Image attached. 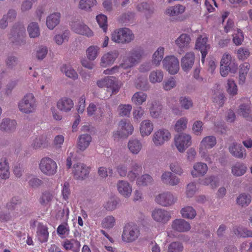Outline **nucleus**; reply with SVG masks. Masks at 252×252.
Wrapping results in <instances>:
<instances>
[{"mask_svg": "<svg viewBox=\"0 0 252 252\" xmlns=\"http://www.w3.org/2000/svg\"><path fill=\"white\" fill-rule=\"evenodd\" d=\"M18 106L19 111L23 113H34L37 107V101L33 94L28 93L24 95Z\"/></svg>", "mask_w": 252, "mask_h": 252, "instance_id": "f257e3e1", "label": "nucleus"}, {"mask_svg": "<svg viewBox=\"0 0 252 252\" xmlns=\"http://www.w3.org/2000/svg\"><path fill=\"white\" fill-rule=\"evenodd\" d=\"M143 52L140 48H137L133 49L130 53V56L125 62L122 63L120 66H115L111 69H106L104 71L105 74H112L115 72V70L119 68L120 67L125 69L131 67L137 63L141 58Z\"/></svg>", "mask_w": 252, "mask_h": 252, "instance_id": "f03ea898", "label": "nucleus"}, {"mask_svg": "<svg viewBox=\"0 0 252 252\" xmlns=\"http://www.w3.org/2000/svg\"><path fill=\"white\" fill-rule=\"evenodd\" d=\"M97 85L99 88H106V91L110 93V96L117 94L121 88L116 78L113 76H107L97 81Z\"/></svg>", "mask_w": 252, "mask_h": 252, "instance_id": "7ed1b4c3", "label": "nucleus"}, {"mask_svg": "<svg viewBox=\"0 0 252 252\" xmlns=\"http://www.w3.org/2000/svg\"><path fill=\"white\" fill-rule=\"evenodd\" d=\"M140 234L139 229L136 225L128 223L124 226L122 239L125 242L131 243L137 239Z\"/></svg>", "mask_w": 252, "mask_h": 252, "instance_id": "20e7f679", "label": "nucleus"}, {"mask_svg": "<svg viewBox=\"0 0 252 252\" xmlns=\"http://www.w3.org/2000/svg\"><path fill=\"white\" fill-rule=\"evenodd\" d=\"M39 168L40 171L47 176L55 175L58 170L56 162L49 157L41 158L39 164Z\"/></svg>", "mask_w": 252, "mask_h": 252, "instance_id": "39448f33", "label": "nucleus"}, {"mask_svg": "<svg viewBox=\"0 0 252 252\" xmlns=\"http://www.w3.org/2000/svg\"><path fill=\"white\" fill-rule=\"evenodd\" d=\"M132 31L126 28H121L115 31L112 34V40L118 43H129L134 39Z\"/></svg>", "mask_w": 252, "mask_h": 252, "instance_id": "423d86ee", "label": "nucleus"}, {"mask_svg": "<svg viewBox=\"0 0 252 252\" xmlns=\"http://www.w3.org/2000/svg\"><path fill=\"white\" fill-rule=\"evenodd\" d=\"M121 131H116L113 132V137L114 140L121 138H126L133 133L134 128L129 121L121 120L119 124Z\"/></svg>", "mask_w": 252, "mask_h": 252, "instance_id": "0eeeda50", "label": "nucleus"}, {"mask_svg": "<svg viewBox=\"0 0 252 252\" xmlns=\"http://www.w3.org/2000/svg\"><path fill=\"white\" fill-rule=\"evenodd\" d=\"M175 145L180 152H184L191 143V137L189 134L182 133L175 136Z\"/></svg>", "mask_w": 252, "mask_h": 252, "instance_id": "6e6552de", "label": "nucleus"}, {"mask_svg": "<svg viewBox=\"0 0 252 252\" xmlns=\"http://www.w3.org/2000/svg\"><path fill=\"white\" fill-rule=\"evenodd\" d=\"M171 137V133L168 130L162 128L157 130L154 133L152 141L156 146H159L169 141Z\"/></svg>", "mask_w": 252, "mask_h": 252, "instance_id": "1a4fd4ad", "label": "nucleus"}, {"mask_svg": "<svg viewBox=\"0 0 252 252\" xmlns=\"http://www.w3.org/2000/svg\"><path fill=\"white\" fill-rule=\"evenodd\" d=\"M90 168L84 163L74 164L72 168V174L76 180H84L89 176Z\"/></svg>", "mask_w": 252, "mask_h": 252, "instance_id": "9d476101", "label": "nucleus"}, {"mask_svg": "<svg viewBox=\"0 0 252 252\" xmlns=\"http://www.w3.org/2000/svg\"><path fill=\"white\" fill-rule=\"evenodd\" d=\"M164 68L170 74H175L179 70V62L177 58L173 56H168L163 60Z\"/></svg>", "mask_w": 252, "mask_h": 252, "instance_id": "9b49d317", "label": "nucleus"}, {"mask_svg": "<svg viewBox=\"0 0 252 252\" xmlns=\"http://www.w3.org/2000/svg\"><path fill=\"white\" fill-rule=\"evenodd\" d=\"M177 200V197L169 191L164 192L155 196V201L159 205H173Z\"/></svg>", "mask_w": 252, "mask_h": 252, "instance_id": "f8f14e48", "label": "nucleus"}, {"mask_svg": "<svg viewBox=\"0 0 252 252\" xmlns=\"http://www.w3.org/2000/svg\"><path fill=\"white\" fill-rule=\"evenodd\" d=\"M70 26L71 30L77 34L86 35L88 37L93 35V32L90 29L79 20L72 22Z\"/></svg>", "mask_w": 252, "mask_h": 252, "instance_id": "ddd939ff", "label": "nucleus"}, {"mask_svg": "<svg viewBox=\"0 0 252 252\" xmlns=\"http://www.w3.org/2000/svg\"><path fill=\"white\" fill-rule=\"evenodd\" d=\"M153 219L158 222L166 223L171 218L170 212L162 209H155L152 213Z\"/></svg>", "mask_w": 252, "mask_h": 252, "instance_id": "4468645a", "label": "nucleus"}, {"mask_svg": "<svg viewBox=\"0 0 252 252\" xmlns=\"http://www.w3.org/2000/svg\"><path fill=\"white\" fill-rule=\"evenodd\" d=\"M207 41L208 38L206 36L203 37L201 35L199 36L196 41L195 49L201 52L202 63H204L208 51L210 49V45L207 43Z\"/></svg>", "mask_w": 252, "mask_h": 252, "instance_id": "2eb2a0df", "label": "nucleus"}, {"mask_svg": "<svg viewBox=\"0 0 252 252\" xmlns=\"http://www.w3.org/2000/svg\"><path fill=\"white\" fill-rule=\"evenodd\" d=\"M216 143V138L214 136H208L203 138L200 142L199 150L201 156L204 157L206 151L214 147Z\"/></svg>", "mask_w": 252, "mask_h": 252, "instance_id": "dca6fc26", "label": "nucleus"}, {"mask_svg": "<svg viewBox=\"0 0 252 252\" xmlns=\"http://www.w3.org/2000/svg\"><path fill=\"white\" fill-rule=\"evenodd\" d=\"M49 138L46 134H40L38 136H35L32 137L31 142V147L35 150L41 148H45L48 145Z\"/></svg>", "mask_w": 252, "mask_h": 252, "instance_id": "f3484780", "label": "nucleus"}, {"mask_svg": "<svg viewBox=\"0 0 252 252\" xmlns=\"http://www.w3.org/2000/svg\"><path fill=\"white\" fill-rule=\"evenodd\" d=\"M244 103L241 104L238 110L239 115L246 118L247 120L252 121V117L250 116L251 112V102L249 98H243Z\"/></svg>", "mask_w": 252, "mask_h": 252, "instance_id": "a211bd4d", "label": "nucleus"}, {"mask_svg": "<svg viewBox=\"0 0 252 252\" xmlns=\"http://www.w3.org/2000/svg\"><path fill=\"white\" fill-rule=\"evenodd\" d=\"M148 104L150 105V116L153 118H158L161 114L162 106L160 102L157 100H149Z\"/></svg>", "mask_w": 252, "mask_h": 252, "instance_id": "6ab92c4d", "label": "nucleus"}, {"mask_svg": "<svg viewBox=\"0 0 252 252\" xmlns=\"http://www.w3.org/2000/svg\"><path fill=\"white\" fill-rule=\"evenodd\" d=\"M172 228L179 232H185L190 229V224L185 220L181 219H177L172 221Z\"/></svg>", "mask_w": 252, "mask_h": 252, "instance_id": "aec40b11", "label": "nucleus"}, {"mask_svg": "<svg viewBox=\"0 0 252 252\" xmlns=\"http://www.w3.org/2000/svg\"><path fill=\"white\" fill-rule=\"evenodd\" d=\"M229 151L233 156L238 158L244 159L247 155L245 149L237 143H233L229 146Z\"/></svg>", "mask_w": 252, "mask_h": 252, "instance_id": "412c9836", "label": "nucleus"}, {"mask_svg": "<svg viewBox=\"0 0 252 252\" xmlns=\"http://www.w3.org/2000/svg\"><path fill=\"white\" fill-rule=\"evenodd\" d=\"M195 60L193 52H188L181 59V67L185 71H189L192 67Z\"/></svg>", "mask_w": 252, "mask_h": 252, "instance_id": "4be33fe9", "label": "nucleus"}, {"mask_svg": "<svg viewBox=\"0 0 252 252\" xmlns=\"http://www.w3.org/2000/svg\"><path fill=\"white\" fill-rule=\"evenodd\" d=\"M119 55L117 51L108 52L104 54L101 59L100 65L102 67H106L112 65Z\"/></svg>", "mask_w": 252, "mask_h": 252, "instance_id": "5701e85b", "label": "nucleus"}, {"mask_svg": "<svg viewBox=\"0 0 252 252\" xmlns=\"http://www.w3.org/2000/svg\"><path fill=\"white\" fill-rule=\"evenodd\" d=\"M57 106L61 111L67 112L70 111L73 107L74 103L71 98L63 97L58 100Z\"/></svg>", "mask_w": 252, "mask_h": 252, "instance_id": "b1692460", "label": "nucleus"}, {"mask_svg": "<svg viewBox=\"0 0 252 252\" xmlns=\"http://www.w3.org/2000/svg\"><path fill=\"white\" fill-rule=\"evenodd\" d=\"M117 188L119 192L125 196L128 197L132 192V187L129 184L125 181H119L117 184Z\"/></svg>", "mask_w": 252, "mask_h": 252, "instance_id": "393cba45", "label": "nucleus"}, {"mask_svg": "<svg viewBox=\"0 0 252 252\" xmlns=\"http://www.w3.org/2000/svg\"><path fill=\"white\" fill-rule=\"evenodd\" d=\"M208 170L206 164L199 162L194 164L191 174L193 177H198L204 176Z\"/></svg>", "mask_w": 252, "mask_h": 252, "instance_id": "a878e982", "label": "nucleus"}, {"mask_svg": "<svg viewBox=\"0 0 252 252\" xmlns=\"http://www.w3.org/2000/svg\"><path fill=\"white\" fill-rule=\"evenodd\" d=\"M153 129V124L149 120L143 121L140 124V132L143 137L149 135Z\"/></svg>", "mask_w": 252, "mask_h": 252, "instance_id": "bb28decb", "label": "nucleus"}, {"mask_svg": "<svg viewBox=\"0 0 252 252\" xmlns=\"http://www.w3.org/2000/svg\"><path fill=\"white\" fill-rule=\"evenodd\" d=\"M17 122L14 120L5 118L2 120L0 124V129L6 132H11L15 130Z\"/></svg>", "mask_w": 252, "mask_h": 252, "instance_id": "cd10ccee", "label": "nucleus"}, {"mask_svg": "<svg viewBox=\"0 0 252 252\" xmlns=\"http://www.w3.org/2000/svg\"><path fill=\"white\" fill-rule=\"evenodd\" d=\"M92 141L90 134H84L79 136L77 142V147L81 151H84L89 146Z\"/></svg>", "mask_w": 252, "mask_h": 252, "instance_id": "c85d7f7f", "label": "nucleus"}, {"mask_svg": "<svg viewBox=\"0 0 252 252\" xmlns=\"http://www.w3.org/2000/svg\"><path fill=\"white\" fill-rule=\"evenodd\" d=\"M190 40L189 35L183 33L176 40L175 43L180 49H187L189 47Z\"/></svg>", "mask_w": 252, "mask_h": 252, "instance_id": "c756f323", "label": "nucleus"}, {"mask_svg": "<svg viewBox=\"0 0 252 252\" xmlns=\"http://www.w3.org/2000/svg\"><path fill=\"white\" fill-rule=\"evenodd\" d=\"M10 175L8 163L5 159L0 160V179L6 180Z\"/></svg>", "mask_w": 252, "mask_h": 252, "instance_id": "7c9ffc66", "label": "nucleus"}, {"mask_svg": "<svg viewBox=\"0 0 252 252\" xmlns=\"http://www.w3.org/2000/svg\"><path fill=\"white\" fill-rule=\"evenodd\" d=\"M247 170L246 165L242 162H237L231 168V172L235 176H241L245 174Z\"/></svg>", "mask_w": 252, "mask_h": 252, "instance_id": "2f4dec72", "label": "nucleus"}, {"mask_svg": "<svg viewBox=\"0 0 252 252\" xmlns=\"http://www.w3.org/2000/svg\"><path fill=\"white\" fill-rule=\"evenodd\" d=\"M60 19V13H55L51 14L47 18L46 25L47 27L53 30L57 25L59 24Z\"/></svg>", "mask_w": 252, "mask_h": 252, "instance_id": "473e14b6", "label": "nucleus"}, {"mask_svg": "<svg viewBox=\"0 0 252 252\" xmlns=\"http://www.w3.org/2000/svg\"><path fill=\"white\" fill-rule=\"evenodd\" d=\"M250 68V64L248 63H244L239 66V84H242L245 82L246 76Z\"/></svg>", "mask_w": 252, "mask_h": 252, "instance_id": "72a5a7b5", "label": "nucleus"}, {"mask_svg": "<svg viewBox=\"0 0 252 252\" xmlns=\"http://www.w3.org/2000/svg\"><path fill=\"white\" fill-rule=\"evenodd\" d=\"M185 10V7L184 5L177 4L168 8L165 11V13L170 16H175L183 13Z\"/></svg>", "mask_w": 252, "mask_h": 252, "instance_id": "f704fd0d", "label": "nucleus"}, {"mask_svg": "<svg viewBox=\"0 0 252 252\" xmlns=\"http://www.w3.org/2000/svg\"><path fill=\"white\" fill-rule=\"evenodd\" d=\"M129 151L133 154H137L142 148V144L137 139H131L127 145Z\"/></svg>", "mask_w": 252, "mask_h": 252, "instance_id": "c9c22d12", "label": "nucleus"}, {"mask_svg": "<svg viewBox=\"0 0 252 252\" xmlns=\"http://www.w3.org/2000/svg\"><path fill=\"white\" fill-rule=\"evenodd\" d=\"M147 97L146 94L142 92H138L135 93L131 98L132 102L136 105H140L143 104V102L146 101Z\"/></svg>", "mask_w": 252, "mask_h": 252, "instance_id": "e433bc0d", "label": "nucleus"}, {"mask_svg": "<svg viewBox=\"0 0 252 252\" xmlns=\"http://www.w3.org/2000/svg\"><path fill=\"white\" fill-rule=\"evenodd\" d=\"M237 68L238 65L236 63H232V65L231 66L220 64V73L222 76L225 77L228 75L229 72L233 73L236 72Z\"/></svg>", "mask_w": 252, "mask_h": 252, "instance_id": "4c0bfd02", "label": "nucleus"}, {"mask_svg": "<svg viewBox=\"0 0 252 252\" xmlns=\"http://www.w3.org/2000/svg\"><path fill=\"white\" fill-rule=\"evenodd\" d=\"M182 216L186 219H193L196 215L195 210L190 206H187L181 210Z\"/></svg>", "mask_w": 252, "mask_h": 252, "instance_id": "58836bf2", "label": "nucleus"}, {"mask_svg": "<svg viewBox=\"0 0 252 252\" xmlns=\"http://www.w3.org/2000/svg\"><path fill=\"white\" fill-rule=\"evenodd\" d=\"M200 184L205 186L210 185L212 189L216 188L219 184L218 178L214 176H210L206 177L200 181Z\"/></svg>", "mask_w": 252, "mask_h": 252, "instance_id": "ea45409f", "label": "nucleus"}, {"mask_svg": "<svg viewBox=\"0 0 252 252\" xmlns=\"http://www.w3.org/2000/svg\"><path fill=\"white\" fill-rule=\"evenodd\" d=\"M28 32L31 38H35L40 35L38 24L34 22L30 23L28 27Z\"/></svg>", "mask_w": 252, "mask_h": 252, "instance_id": "a19ab883", "label": "nucleus"}, {"mask_svg": "<svg viewBox=\"0 0 252 252\" xmlns=\"http://www.w3.org/2000/svg\"><path fill=\"white\" fill-rule=\"evenodd\" d=\"M97 4L96 0H80L79 8L86 11H90Z\"/></svg>", "mask_w": 252, "mask_h": 252, "instance_id": "79ce46f5", "label": "nucleus"}, {"mask_svg": "<svg viewBox=\"0 0 252 252\" xmlns=\"http://www.w3.org/2000/svg\"><path fill=\"white\" fill-rule=\"evenodd\" d=\"M163 78V74L162 71L157 70L151 72L149 76L150 81L152 83H159L162 81Z\"/></svg>", "mask_w": 252, "mask_h": 252, "instance_id": "37998d69", "label": "nucleus"}, {"mask_svg": "<svg viewBox=\"0 0 252 252\" xmlns=\"http://www.w3.org/2000/svg\"><path fill=\"white\" fill-rule=\"evenodd\" d=\"M61 70L62 72L64 73L67 77L73 80H75L78 78L77 72L70 66L64 64L62 66Z\"/></svg>", "mask_w": 252, "mask_h": 252, "instance_id": "c03bdc74", "label": "nucleus"}, {"mask_svg": "<svg viewBox=\"0 0 252 252\" xmlns=\"http://www.w3.org/2000/svg\"><path fill=\"white\" fill-rule=\"evenodd\" d=\"M235 235L240 237H252V231L242 227H235L233 229Z\"/></svg>", "mask_w": 252, "mask_h": 252, "instance_id": "a18cd8bd", "label": "nucleus"}, {"mask_svg": "<svg viewBox=\"0 0 252 252\" xmlns=\"http://www.w3.org/2000/svg\"><path fill=\"white\" fill-rule=\"evenodd\" d=\"M116 220L112 216H108L103 219L101 222L102 227L104 228L110 229L115 225Z\"/></svg>", "mask_w": 252, "mask_h": 252, "instance_id": "49530a36", "label": "nucleus"}, {"mask_svg": "<svg viewBox=\"0 0 252 252\" xmlns=\"http://www.w3.org/2000/svg\"><path fill=\"white\" fill-rule=\"evenodd\" d=\"M153 181V178L150 175L145 174L137 178L136 184L139 186H145L150 185Z\"/></svg>", "mask_w": 252, "mask_h": 252, "instance_id": "de8ad7c7", "label": "nucleus"}, {"mask_svg": "<svg viewBox=\"0 0 252 252\" xmlns=\"http://www.w3.org/2000/svg\"><path fill=\"white\" fill-rule=\"evenodd\" d=\"M163 54L164 48L163 47L158 48L153 54V63L156 65H159L163 59Z\"/></svg>", "mask_w": 252, "mask_h": 252, "instance_id": "09e8293b", "label": "nucleus"}, {"mask_svg": "<svg viewBox=\"0 0 252 252\" xmlns=\"http://www.w3.org/2000/svg\"><path fill=\"white\" fill-rule=\"evenodd\" d=\"M96 20L100 28L103 30L104 32H106L108 28L107 16L100 14L96 16Z\"/></svg>", "mask_w": 252, "mask_h": 252, "instance_id": "8fccbe9b", "label": "nucleus"}, {"mask_svg": "<svg viewBox=\"0 0 252 252\" xmlns=\"http://www.w3.org/2000/svg\"><path fill=\"white\" fill-rule=\"evenodd\" d=\"M11 32L13 37L16 38V36H17L21 39V37H23L25 33V29L22 25L18 24L13 27Z\"/></svg>", "mask_w": 252, "mask_h": 252, "instance_id": "3c124183", "label": "nucleus"}, {"mask_svg": "<svg viewBox=\"0 0 252 252\" xmlns=\"http://www.w3.org/2000/svg\"><path fill=\"white\" fill-rule=\"evenodd\" d=\"M227 92L231 96H234L237 94V86L232 79H229L227 80Z\"/></svg>", "mask_w": 252, "mask_h": 252, "instance_id": "603ef678", "label": "nucleus"}, {"mask_svg": "<svg viewBox=\"0 0 252 252\" xmlns=\"http://www.w3.org/2000/svg\"><path fill=\"white\" fill-rule=\"evenodd\" d=\"M99 48L96 46H91L87 50V57L90 60H94L97 56Z\"/></svg>", "mask_w": 252, "mask_h": 252, "instance_id": "864d4df0", "label": "nucleus"}, {"mask_svg": "<svg viewBox=\"0 0 252 252\" xmlns=\"http://www.w3.org/2000/svg\"><path fill=\"white\" fill-rule=\"evenodd\" d=\"M188 121L186 118L183 117L178 120L175 125V129L177 132L184 130L187 126Z\"/></svg>", "mask_w": 252, "mask_h": 252, "instance_id": "5fc2aeb1", "label": "nucleus"}, {"mask_svg": "<svg viewBox=\"0 0 252 252\" xmlns=\"http://www.w3.org/2000/svg\"><path fill=\"white\" fill-rule=\"evenodd\" d=\"M69 36V31H65L62 34L56 35L54 37V40L58 45H62L65 41H67Z\"/></svg>", "mask_w": 252, "mask_h": 252, "instance_id": "6e6d98bb", "label": "nucleus"}, {"mask_svg": "<svg viewBox=\"0 0 252 252\" xmlns=\"http://www.w3.org/2000/svg\"><path fill=\"white\" fill-rule=\"evenodd\" d=\"M251 201V195L245 193L240 194L237 199L238 205H248Z\"/></svg>", "mask_w": 252, "mask_h": 252, "instance_id": "4d7b16f0", "label": "nucleus"}, {"mask_svg": "<svg viewBox=\"0 0 252 252\" xmlns=\"http://www.w3.org/2000/svg\"><path fill=\"white\" fill-rule=\"evenodd\" d=\"M132 109L130 104H121L118 107L119 115L121 116H128Z\"/></svg>", "mask_w": 252, "mask_h": 252, "instance_id": "13d9d810", "label": "nucleus"}, {"mask_svg": "<svg viewBox=\"0 0 252 252\" xmlns=\"http://www.w3.org/2000/svg\"><path fill=\"white\" fill-rule=\"evenodd\" d=\"M244 39L243 32L240 29H238L236 32L233 34V43L237 46L241 45Z\"/></svg>", "mask_w": 252, "mask_h": 252, "instance_id": "bf43d9fd", "label": "nucleus"}, {"mask_svg": "<svg viewBox=\"0 0 252 252\" xmlns=\"http://www.w3.org/2000/svg\"><path fill=\"white\" fill-rule=\"evenodd\" d=\"M184 247L179 242H172L168 246V252H182Z\"/></svg>", "mask_w": 252, "mask_h": 252, "instance_id": "052dcab7", "label": "nucleus"}, {"mask_svg": "<svg viewBox=\"0 0 252 252\" xmlns=\"http://www.w3.org/2000/svg\"><path fill=\"white\" fill-rule=\"evenodd\" d=\"M53 199V194L49 192L45 191L41 196L39 202L42 205H47L50 203Z\"/></svg>", "mask_w": 252, "mask_h": 252, "instance_id": "680f3d73", "label": "nucleus"}, {"mask_svg": "<svg viewBox=\"0 0 252 252\" xmlns=\"http://www.w3.org/2000/svg\"><path fill=\"white\" fill-rule=\"evenodd\" d=\"M197 190V189L196 188V185L194 183H190L187 186L186 194L188 197H192L196 191Z\"/></svg>", "mask_w": 252, "mask_h": 252, "instance_id": "e2e57ef3", "label": "nucleus"}, {"mask_svg": "<svg viewBox=\"0 0 252 252\" xmlns=\"http://www.w3.org/2000/svg\"><path fill=\"white\" fill-rule=\"evenodd\" d=\"M7 68L13 69L18 64L17 58L13 56H8L5 60Z\"/></svg>", "mask_w": 252, "mask_h": 252, "instance_id": "0e129e2a", "label": "nucleus"}, {"mask_svg": "<svg viewBox=\"0 0 252 252\" xmlns=\"http://www.w3.org/2000/svg\"><path fill=\"white\" fill-rule=\"evenodd\" d=\"M38 236L39 237V240L41 242H46L48 238L49 233L48 229L46 227L42 226L41 227L38 231Z\"/></svg>", "mask_w": 252, "mask_h": 252, "instance_id": "69168bd1", "label": "nucleus"}, {"mask_svg": "<svg viewBox=\"0 0 252 252\" xmlns=\"http://www.w3.org/2000/svg\"><path fill=\"white\" fill-rule=\"evenodd\" d=\"M62 194L63 200L67 201L68 199L70 194V185L68 182H65L63 183L62 190Z\"/></svg>", "mask_w": 252, "mask_h": 252, "instance_id": "338daca9", "label": "nucleus"}, {"mask_svg": "<svg viewBox=\"0 0 252 252\" xmlns=\"http://www.w3.org/2000/svg\"><path fill=\"white\" fill-rule=\"evenodd\" d=\"M250 55L249 50L245 48L241 47L237 51V57L239 60H245L250 56Z\"/></svg>", "mask_w": 252, "mask_h": 252, "instance_id": "774afa93", "label": "nucleus"}]
</instances>
